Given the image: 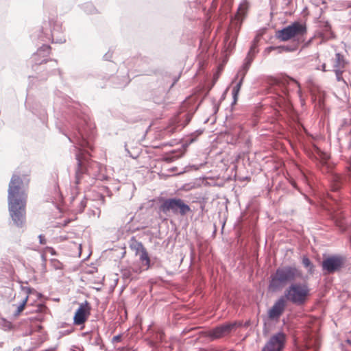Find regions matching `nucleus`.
Listing matches in <instances>:
<instances>
[{"instance_id":"nucleus-22","label":"nucleus","mask_w":351,"mask_h":351,"mask_svg":"<svg viewBox=\"0 0 351 351\" xmlns=\"http://www.w3.org/2000/svg\"><path fill=\"white\" fill-rule=\"evenodd\" d=\"M243 78L241 77L240 81L237 84V85L232 89V95H233L234 101H236V100L237 99V95L240 91L241 86V84L243 82Z\"/></svg>"},{"instance_id":"nucleus-42","label":"nucleus","mask_w":351,"mask_h":351,"mask_svg":"<svg viewBox=\"0 0 351 351\" xmlns=\"http://www.w3.org/2000/svg\"><path fill=\"white\" fill-rule=\"evenodd\" d=\"M297 351H305V350H298Z\"/></svg>"},{"instance_id":"nucleus-25","label":"nucleus","mask_w":351,"mask_h":351,"mask_svg":"<svg viewBox=\"0 0 351 351\" xmlns=\"http://www.w3.org/2000/svg\"><path fill=\"white\" fill-rule=\"evenodd\" d=\"M84 9L85 10V12H86L88 14H93L95 11V8L94 6L93 5V4L91 3H86L84 5Z\"/></svg>"},{"instance_id":"nucleus-37","label":"nucleus","mask_w":351,"mask_h":351,"mask_svg":"<svg viewBox=\"0 0 351 351\" xmlns=\"http://www.w3.org/2000/svg\"><path fill=\"white\" fill-rule=\"evenodd\" d=\"M99 197L100 199L103 201L104 200V195H99Z\"/></svg>"},{"instance_id":"nucleus-20","label":"nucleus","mask_w":351,"mask_h":351,"mask_svg":"<svg viewBox=\"0 0 351 351\" xmlns=\"http://www.w3.org/2000/svg\"><path fill=\"white\" fill-rule=\"evenodd\" d=\"M27 300H28V296L26 295L21 300L20 304H19L18 305L13 304V306H16V312L14 313L15 315H19L23 311L24 307H25V304H26V303L27 302Z\"/></svg>"},{"instance_id":"nucleus-24","label":"nucleus","mask_w":351,"mask_h":351,"mask_svg":"<svg viewBox=\"0 0 351 351\" xmlns=\"http://www.w3.org/2000/svg\"><path fill=\"white\" fill-rule=\"evenodd\" d=\"M21 291L25 293V296L27 295L28 297L30 294L34 292L33 289L30 288L29 287L23 285L21 286Z\"/></svg>"},{"instance_id":"nucleus-2","label":"nucleus","mask_w":351,"mask_h":351,"mask_svg":"<svg viewBox=\"0 0 351 351\" xmlns=\"http://www.w3.org/2000/svg\"><path fill=\"white\" fill-rule=\"evenodd\" d=\"M84 122L87 125L86 127L82 126L79 128L77 132H75L71 137H69L71 142L77 145L75 148L78 149L80 152L76 154V160L78 165V169L76 171L77 184H79L80 182V168L84 165L83 160L86 159V156H85L83 149L86 148H91L90 141L93 135L94 127L92 124L88 123L86 121H84Z\"/></svg>"},{"instance_id":"nucleus-5","label":"nucleus","mask_w":351,"mask_h":351,"mask_svg":"<svg viewBox=\"0 0 351 351\" xmlns=\"http://www.w3.org/2000/svg\"><path fill=\"white\" fill-rule=\"evenodd\" d=\"M306 33L305 24L294 22L276 32V37L282 41H287L297 36H302Z\"/></svg>"},{"instance_id":"nucleus-13","label":"nucleus","mask_w":351,"mask_h":351,"mask_svg":"<svg viewBox=\"0 0 351 351\" xmlns=\"http://www.w3.org/2000/svg\"><path fill=\"white\" fill-rule=\"evenodd\" d=\"M51 37L53 43H63L66 39L62 34V28L59 23H53L51 27Z\"/></svg>"},{"instance_id":"nucleus-6","label":"nucleus","mask_w":351,"mask_h":351,"mask_svg":"<svg viewBox=\"0 0 351 351\" xmlns=\"http://www.w3.org/2000/svg\"><path fill=\"white\" fill-rule=\"evenodd\" d=\"M160 210L164 213L171 211L174 214H180L182 216L191 211L190 207L179 198L165 199L160 205Z\"/></svg>"},{"instance_id":"nucleus-28","label":"nucleus","mask_w":351,"mask_h":351,"mask_svg":"<svg viewBox=\"0 0 351 351\" xmlns=\"http://www.w3.org/2000/svg\"><path fill=\"white\" fill-rule=\"evenodd\" d=\"M51 263L56 269H62V263L57 260H52Z\"/></svg>"},{"instance_id":"nucleus-3","label":"nucleus","mask_w":351,"mask_h":351,"mask_svg":"<svg viewBox=\"0 0 351 351\" xmlns=\"http://www.w3.org/2000/svg\"><path fill=\"white\" fill-rule=\"evenodd\" d=\"M302 276V271L294 265L278 267L270 282V287L278 289L289 282H293Z\"/></svg>"},{"instance_id":"nucleus-12","label":"nucleus","mask_w":351,"mask_h":351,"mask_svg":"<svg viewBox=\"0 0 351 351\" xmlns=\"http://www.w3.org/2000/svg\"><path fill=\"white\" fill-rule=\"evenodd\" d=\"M89 314L90 308L88 303L86 302L84 304H81L75 313L73 317L74 324L76 325H81L84 324Z\"/></svg>"},{"instance_id":"nucleus-9","label":"nucleus","mask_w":351,"mask_h":351,"mask_svg":"<svg viewBox=\"0 0 351 351\" xmlns=\"http://www.w3.org/2000/svg\"><path fill=\"white\" fill-rule=\"evenodd\" d=\"M285 341V335L283 332H278L270 337L261 351H282Z\"/></svg>"},{"instance_id":"nucleus-21","label":"nucleus","mask_w":351,"mask_h":351,"mask_svg":"<svg viewBox=\"0 0 351 351\" xmlns=\"http://www.w3.org/2000/svg\"><path fill=\"white\" fill-rule=\"evenodd\" d=\"M258 42V37H256L250 47V49L248 52V56L250 57H252L258 52L257 50V43Z\"/></svg>"},{"instance_id":"nucleus-14","label":"nucleus","mask_w":351,"mask_h":351,"mask_svg":"<svg viewBox=\"0 0 351 351\" xmlns=\"http://www.w3.org/2000/svg\"><path fill=\"white\" fill-rule=\"evenodd\" d=\"M50 47L47 45H43L40 47L38 51L33 55L32 61L36 64H40L46 61V57L49 54Z\"/></svg>"},{"instance_id":"nucleus-4","label":"nucleus","mask_w":351,"mask_h":351,"mask_svg":"<svg viewBox=\"0 0 351 351\" xmlns=\"http://www.w3.org/2000/svg\"><path fill=\"white\" fill-rule=\"evenodd\" d=\"M311 289L306 282H292L285 291V298L291 303L302 306L310 296Z\"/></svg>"},{"instance_id":"nucleus-31","label":"nucleus","mask_w":351,"mask_h":351,"mask_svg":"<svg viewBox=\"0 0 351 351\" xmlns=\"http://www.w3.org/2000/svg\"><path fill=\"white\" fill-rule=\"evenodd\" d=\"M38 238H39V242L40 244L44 245L46 243V240H45L44 236H43L42 234H40Z\"/></svg>"},{"instance_id":"nucleus-19","label":"nucleus","mask_w":351,"mask_h":351,"mask_svg":"<svg viewBox=\"0 0 351 351\" xmlns=\"http://www.w3.org/2000/svg\"><path fill=\"white\" fill-rule=\"evenodd\" d=\"M253 58L247 56L245 59V62L243 64L241 71H239L238 75H241V77L244 78L245 73L250 68L251 62H252Z\"/></svg>"},{"instance_id":"nucleus-41","label":"nucleus","mask_w":351,"mask_h":351,"mask_svg":"<svg viewBox=\"0 0 351 351\" xmlns=\"http://www.w3.org/2000/svg\"><path fill=\"white\" fill-rule=\"evenodd\" d=\"M78 200V198H73V201H77Z\"/></svg>"},{"instance_id":"nucleus-30","label":"nucleus","mask_w":351,"mask_h":351,"mask_svg":"<svg viewBox=\"0 0 351 351\" xmlns=\"http://www.w3.org/2000/svg\"><path fill=\"white\" fill-rule=\"evenodd\" d=\"M121 339H122L121 335H116V336L113 337V338L112 339V343H116L120 342L121 341Z\"/></svg>"},{"instance_id":"nucleus-1","label":"nucleus","mask_w":351,"mask_h":351,"mask_svg":"<svg viewBox=\"0 0 351 351\" xmlns=\"http://www.w3.org/2000/svg\"><path fill=\"white\" fill-rule=\"evenodd\" d=\"M27 182L17 175L14 174L8 187V202L10 217L18 228H23L26 222V202L27 195L26 186Z\"/></svg>"},{"instance_id":"nucleus-23","label":"nucleus","mask_w":351,"mask_h":351,"mask_svg":"<svg viewBox=\"0 0 351 351\" xmlns=\"http://www.w3.org/2000/svg\"><path fill=\"white\" fill-rule=\"evenodd\" d=\"M302 264L306 268H308L309 271H311L313 269V265H312L310 259L308 257H303Z\"/></svg>"},{"instance_id":"nucleus-17","label":"nucleus","mask_w":351,"mask_h":351,"mask_svg":"<svg viewBox=\"0 0 351 351\" xmlns=\"http://www.w3.org/2000/svg\"><path fill=\"white\" fill-rule=\"evenodd\" d=\"M345 64L343 56L339 53H337L333 62L334 70H337L338 69H343Z\"/></svg>"},{"instance_id":"nucleus-11","label":"nucleus","mask_w":351,"mask_h":351,"mask_svg":"<svg viewBox=\"0 0 351 351\" xmlns=\"http://www.w3.org/2000/svg\"><path fill=\"white\" fill-rule=\"evenodd\" d=\"M285 308V300L283 297L276 301L272 307L268 311V317L271 319H278Z\"/></svg>"},{"instance_id":"nucleus-43","label":"nucleus","mask_w":351,"mask_h":351,"mask_svg":"<svg viewBox=\"0 0 351 351\" xmlns=\"http://www.w3.org/2000/svg\"><path fill=\"white\" fill-rule=\"evenodd\" d=\"M47 351H54V350H47Z\"/></svg>"},{"instance_id":"nucleus-39","label":"nucleus","mask_w":351,"mask_h":351,"mask_svg":"<svg viewBox=\"0 0 351 351\" xmlns=\"http://www.w3.org/2000/svg\"><path fill=\"white\" fill-rule=\"evenodd\" d=\"M347 342H348L350 345H351V341H350V340L348 339V340H347Z\"/></svg>"},{"instance_id":"nucleus-40","label":"nucleus","mask_w":351,"mask_h":351,"mask_svg":"<svg viewBox=\"0 0 351 351\" xmlns=\"http://www.w3.org/2000/svg\"><path fill=\"white\" fill-rule=\"evenodd\" d=\"M8 327L10 328V325H11V324H10V323H8Z\"/></svg>"},{"instance_id":"nucleus-33","label":"nucleus","mask_w":351,"mask_h":351,"mask_svg":"<svg viewBox=\"0 0 351 351\" xmlns=\"http://www.w3.org/2000/svg\"><path fill=\"white\" fill-rule=\"evenodd\" d=\"M290 81H291V84H293V85H295V86H299L298 83L295 80H294L291 79Z\"/></svg>"},{"instance_id":"nucleus-7","label":"nucleus","mask_w":351,"mask_h":351,"mask_svg":"<svg viewBox=\"0 0 351 351\" xmlns=\"http://www.w3.org/2000/svg\"><path fill=\"white\" fill-rule=\"evenodd\" d=\"M334 38L335 34L332 31L331 26L329 23L325 21H320L319 30L315 33V36L309 40L306 45L311 43L312 40L315 38H320V41L318 44L321 45Z\"/></svg>"},{"instance_id":"nucleus-34","label":"nucleus","mask_w":351,"mask_h":351,"mask_svg":"<svg viewBox=\"0 0 351 351\" xmlns=\"http://www.w3.org/2000/svg\"><path fill=\"white\" fill-rule=\"evenodd\" d=\"M321 69L322 71H326V64H323L322 66H321Z\"/></svg>"},{"instance_id":"nucleus-26","label":"nucleus","mask_w":351,"mask_h":351,"mask_svg":"<svg viewBox=\"0 0 351 351\" xmlns=\"http://www.w3.org/2000/svg\"><path fill=\"white\" fill-rule=\"evenodd\" d=\"M86 199L84 198V199H80L79 207L77 209V212H79V213L82 212L84 210V208L86 207Z\"/></svg>"},{"instance_id":"nucleus-16","label":"nucleus","mask_w":351,"mask_h":351,"mask_svg":"<svg viewBox=\"0 0 351 351\" xmlns=\"http://www.w3.org/2000/svg\"><path fill=\"white\" fill-rule=\"evenodd\" d=\"M130 247L133 251H134L136 255H138L142 251L145 250L142 243L136 241L134 238L130 241Z\"/></svg>"},{"instance_id":"nucleus-36","label":"nucleus","mask_w":351,"mask_h":351,"mask_svg":"<svg viewBox=\"0 0 351 351\" xmlns=\"http://www.w3.org/2000/svg\"><path fill=\"white\" fill-rule=\"evenodd\" d=\"M99 341H100L99 339H97L96 341H95V343L99 344Z\"/></svg>"},{"instance_id":"nucleus-35","label":"nucleus","mask_w":351,"mask_h":351,"mask_svg":"<svg viewBox=\"0 0 351 351\" xmlns=\"http://www.w3.org/2000/svg\"><path fill=\"white\" fill-rule=\"evenodd\" d=\"M348 169H349V171H350V176H351V158L350 160Z\"/></svg>"},{"instance_id":"nucleus-8","label":"nucleus","mask_w":351,"mask_h":351,"mask_svg":"<svg viewBox=\"0 0 351 351\" xmlns=\"http://www.w3.org/2000/svg\"><path fill=\"white\" fill-rule=\"evenodd\" d=\"M345 259L341 256L335 255L325 258L322 262V269L328 274L339 271L344 265Z\"/></svg>"},{"instance_id":"nucleus-32","label":"nucleus","mask_w":351,"mask_h":351,"mask_svg":"<svg viewBox=\"0 0 351 351\" xmlns=\"http://www.w3.org/2000/svg\"><path fill=\"white\" fill-rule=\"evenodd\" d=\"M111 54L108 52L104 55V58L106 60H109L111 58Z\"/></svg>"},{"instance_id":"nucleus-27","label":"nucleus","mask_w":351,"mask_h":351,"mask_svg":"<svg viewBox=\"0 0 351 351\" xmlns=\"http://www.w3.org/2000/svg\"><path fill=\"white\" fill-rule=\"evenodd\" d=\"M334 71H335V75H336L337 80L338 82L343 81V79L342 77L343 69H338L337 70H334Z\"/></svg>"},{"instance_id":"nucleus-18","label":"nucleus","mask_w":351,"mask_h":351,"mask_svg":"<svg viewBox=\"0 0 351 351\" xmlns=\"http://www.w3.org/2000/svg\"><path fill=\"white\" fill-rule=\"evenodd\" d=\"M137 256H139V260L142 263V265L146 266L147 269H149L150 267V258L146 249L139 253Z\"/></svg>"},{"instance_id":"nucleus-38","label":"nucleus","mask_w":351,"mask_h":351,"mask_svg":"<svg viewBox=\"0 0 351 351\" xmlns=\"http://www.w3.org/2000/svg\"><path fill=\"white\" fill-rule=\"evenodd\" d=\"M347 342H348L350 345H351V341H350V340L348 339V340H347Z\"/></svg>"},{"instance_id":"nucleus-15","label":"nucleus","mask_w":351,"mask_h":351,"mask_svg":"<svg viewBox=\"0 0 351 351\" xmlns=\"http://www.w3.org/2000/svg\"><path fill=\"white\" fill-rule=\"evenodd\" d=\"M248 8L249 3L246 0H243L238 7L237 14L232 23L241 25L244 16L247 14Z\"/></svg>"},{"instance_id":"nucleus-10","label":"nucleus","mask_w":351,"mask_h":351,"mask_svg":"<svg viewBox=\"0 0 351 351\" xmlns=\"http://www.w3.org/2000/svg\"><path fill=\"white\" fill-rule=\"evenodd\" d=\"M236 323H228L217 326L208 331V336L212 339H218L229 334L235 327Z\"/></svg>"},{"instance_id":"nucleus-29","label":"nucleus","mask_w":351,"mask_h":351,"mask_svg":"<svg viewBox=\"0 0 351 351\" xmlns=\"http://www.w3.org/2000/svg\"><path fill=\"white\" fill-rule=\"evenodd\" d=\"M276 49H286L287 50V48L285 47H267L266 49H265V52L266 53H270L271 51Z\"/></svg>"}]
</instances>
